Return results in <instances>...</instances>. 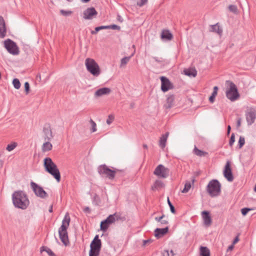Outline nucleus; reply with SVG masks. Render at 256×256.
<instances>
[{
  "instance_id": "f257e3e1",
  "label": "nucleus",
  "mask_w": 256,
  "mask_h": 256,
  "mask_svg": "<svg viewBox=\"0 0 256 256\" xmlns=\"http://www.w3.org/2000/svg\"><path fill=\"white\" fill-rule=\"evenodd\" d=\"M12 200L14 206L22 210H26L30 204L26 194L22 190L14 192L12 194Z\"/></svg>"
},
{
  "instance_id": "f03ea898",
  "label": "nucleus",
  "mask_w": 256,
  "mask_h": 256,
  "mask_svg": "<svg viewBox=\"0 0 256 256\" xmlns=\"http://www.w3.org/2000/svg\"><path fill=\"white\" fill-rule=\"evenodd\" d=\"M70 218L67 212L62 221V224L58 229V234L62 242L64 245L67 246L69 243L67 228L70 225Z\"/></svg>"
},
{
  "instance_id": "7ed1b4c3",
  "label": "nucleus",
  "mask_w": 256,
  "mask_h": 256,
  "mask_svg": "<svg viewBox=\"0 0 256 256\" xmlns=\"http://www.w3.org/2000/svg\"><path fill=\"white\" fill-rule=\"evenodd\" d=\"M44 166L46 170L52 174L59 182L60 180V174L56 165L52 162L50 158L44 159Z\"/></svg>"
},
{
  "instance_id": "20e7f679",
  "label": "nucleus",
  "mask_w": 256,
  "mask_h": 256,
  "mask_svg": "<svg viewBox=\"0 0 256 256\" xmlns=\"http://www.w3.org/2000/svg\"><path fill=\"white\" fill-rule=\"evenodd\" d=\"M85 66L87 70L94 76H98L100 74V70L98 63L92 58H86Z\"/></svg>"
},
{
  "instance_id": "39448f33",
  "label": "nucleus",
  "mask_w": 256,
  "mask_h": 256,
  "mask_svg": "<svg viewBox=\"0 0 256 256\" xmlns=\"http://www.w3.org/2000/svg\"><path fill=\"white\" fill-rule=\"evenodd\" d=\"M206 190L212 197L218 196L221 191V184L217 180H212L208 184Z\"/></svg>"
},
{
  "instance_id": "423d86ee",
  "label": "nucleus",
  "mask_w": 256,
  "mask_h": 256,
  "mask_svg": "<svg viewBox=\"0 0 256 256\" xmlns=\"http://www.w3.org/2000/svg\"><path fill=\"white\" fill-rule=\"evenodd\" d=\"M101 246V240L98 238V236L96 235L90 244L89 256H98Z\"/></svg>"
},
{
  "instance_id": "0eeeda50",
  "label": "nucleus",
  "mask_w": 256,
  "mask_h": 256,
  "mask_svg": "<svg viewBox=\"0 0 256 256\" xmlns=\"http://www.w3.org/2000/svg\"><path fill=\"white\" fill-rule=\"evenodd\" d=\"M120 219V215L116 212L110 214L105 220L102 221L100 225V230L105 232L109 226L114 224L116 220Z\"/></svg>"
},
{
  "instance_id": "6e6552de",
  "label": "nucleus",
  "mask_w": 256,
  "mask_h": 256,
  "mask_svg": "<svg viewBox=\"0 0 256 256\" xmlns=\"http://www.w3.org/2000/svg\"><path fill=\"white\" fill-rule=\"evenodd\" d=\"M4 47L7 51L12 55H18L19 54V48L16 44L10 39H7L4 41Z\"/></svg>"
},
{
  "instance_id": "1a4fd4ad",
  "label": "nucleus",
  "mask_w": 256,
  "mask_h": 256,
  "mask_svg": "<svg viewBox=\"0 0 256 256\" xmlns=\"http://www.w3.org/2000/svg\"><path fill=\"white\" fill-rule=\"evenodd\" d=\"M98 174L102 176H106L110 180L114 178L116 172L109 168L106 165H101L98 168Z\"/></svg>"
},
{
  "instance_id": "9d476101",
  "label": "nucleus",
  "mask_w": 256,
  "mask_h": 256,
  "mask_svg": "<svg viewBox=\"0 0 256 256\" xmlns=\"http://www.w3.org/2000/svg\"><path fill=\"white\" fill-rule=\"evenodd\" d=\"M226 93L227 98L232 102L236 100L240 96L236 86L232 82H230V88Z\"/></svg>"
},
{
  "instance_id": "9b49d317",
  "label": "nucleus",
  "mask_w": 256,
  "mask_h": 256,
  "mask_svg": "<svg viewBox=\"0 0 256 256\" xmlns=\"http://www.w3.org/2000/svg\"><path fill=\"white\" fill-rule=\"evenodd\" d=\"M30 186L35 194L41 198H45L48 196V194L43 188L34 182H30Z\"/></svg>"
},
{
  "instance_id": "f8f14e48",
  "label": "nucleus",
  "mask_w": 256,
  "mask_h": 256,
  "mask_svg": "<svg viewBox=\"0 0 256 256\" xmlns=\"http://www.w3.org/2000/svg\"><path fill=\"white\" fill-rule=\"evenodd\" d=\"M170 170L162 164H159L154 172V174L158 178H165L169 175Z\"/></svg>"
},
{
  "instance_id": "ddd939ff",
  "label": "nucleus",
  "mask_w": 256,
  "mask_h": 256,
  "mask_svg": "<svg viewBox=\"0 0 256 256\" xmlns=\"http://www.w3.org/2000/svg\"><path fill=\"white\" fill-rule=\"evenodd\" d=\"M161 80V90L164 92H166L172 88V84L170 80L165 76H162Z\"/></svg>"
},
{
  "instance_id": "4468645a",
  "label": "nucleus",
  "mask_w": 256,
  "mask_h": 256,
  "mask_svg": "<svg viewBox=\"0 0 256 256\" xmlns=\"http://www.w3.org/2000/svg\"><path fill=\"white\" fill-rule=\"evenodd\" d=\"M42 132L44 134V138L45 140L50 141L52 138L53 135L50 126L49 124H46L44 125Z\"/></svg>"
},
{
  "instance_id": "2eb2a0df",
  "label": "nucleus",
  "mask_w": 256,
  "mask_h": 256,
  "mask_svg": "<svg viewBox=\"0 0 256 256\" xmlns=\"http://www.w3.org/2000/svg\"><path fill=\"white\" fill-rule=\"evenodd\" d=\"M224 175L228 181L232 182L233 180L234 176L230 168V162H227L225 166L224 170Z\"/></svg>"
},
{
  "instance_id": "dca6fc26",
  "label": "nucleus",
  "mask_w": 256,
  "mask_h": 256,
  "mask_svg": "<svg viewBox=\"0 0 256 256\" xmlns=\"http://www.w3.org/2000/svg\"><path fill=\"white\" fill-rule=\"evenodd\" d=\"M98 14L94 8H88L84 12V18L86 20H92Z\"/></svg>"
},
{
  "instance_id": "f3484780",
  "label": "nucleus",
  "mask_w": 256,
  "mask_h": 256,
  "mask_svg": "<svg viewBox=\"0 0 256 256\" xmlns=\"http://www.w3.org/2000/svg\"><path fill=\"white\" fill-rule=\"evenodd\" d=\"M246 117L248 125H251L255 121L256 112L254 110H250L246 112Z\"/></svg>"
},
{
  "instance_id": "a211bd4d",
  "label": "nucleus",
  "mask_w": 256,
  "mask_h": 256,
  "mask_svg": "<svg viewBox=\"0 0 256 256\" xmlns=\"http://www.w3.org/2000/svg\"><path fill=\"white\" fill-rule=\"evenodd\" d=\"M6 34V27L2 16H0V38H4Z\"/></svg>"
},
{
  "instance_id": "6ab92c4d",
  "label": "nucleus",
  "mask_w": 256,
  "mask_h": 256,
  "mask_svg": "<svg viewBox=\"0 0 256 256\" xmlns=\"http://www.w3.org/2000/svg\"><path fill=\"white\" fill-rule=\"evenodd\" d=\"M110 92V89L108 88H99L94 92V96L98 98L104 95L108 94Z\"/></svg>"
},
{
  "instance_id": "aec40b11",
  "label": "nucleus",
  "mask_w": 256,
  "mask_h": 256,
  "mask_svg": "<svg viewBox=\"0 0 256 256\" xmlns=\"http://www.w3.org/2000/svg\"><path fill=\"white\" fill-rule=\"evenodd\" d=\"M202 219L204 224L206 226H209L212 223V219L210 216V213L207 211H203L202 212Z\"/></svg>"
},
{
  "instance_id": "412c9836",
  "label": "nucleus",
  "mask_w": 256,
  "mask_h": 256,
  "mask_svg": "<svg viewBox=\"0 0 256 256\" xmlns=\"http://www.w3.org/2000/svg\"><path fill=\"white\" fill-rule=\"evenodd\" d=\"M168 230V227L166 226L164 228H157L154 230V236L157 238L162 237L164 235L166 234Z\"/></svg>"
},
{
  "instance_id": "4be33fe9",
  "label": "nucleus",
  "mask_w": 256,
  "mask_h": 256,
  "mask_svg": "<svg viewBox=\"0 0 256 256\" xmlns=\"http://www.w3.org/2000/svg\"><path fill=\"white\" fill-rule=\"evenodd\" d=\"M169 135V132H167L165 134H162L160 138L159 146L162 148H164L166 146L168 138Z\"/></svg>"
},
{
  "instance_id": "5701e85b",
  "label": "nucleus",
  "mask_w": 256,
  "mask_h": 256,
  "mask_svg": "<svg viewBox=\"0 0 256 256\" xmlns=\"http://www.w3.org/2000/svg\"><path fill=\"white\" fill-rule=\"evenodd\" d=\"M162 39L170 40L172 38V34L168 30H164L161 34Z\"/></svg>"
},
{
  "instance_id": "b1692460",
  "label": "nucleus",
  "mask_w": 256,
  "mask_h": 256,
  "mask_svg": "<svg viewBox=\"0 0 256 256\" xmlns=\"http://www.w3.org/2000/svg\"><path fill=\"white\" fill-rule=\"evenodd\" d=\"M211 32L217 33L219 36H221L222 33V30L218 24L211 26Z\"/></svg>"
},
{
  "instance_id": "393cba45",
  "label": "nucleus",
  "mask_w": 256,
  "mask_h": 256,
  "mask_svg": "<svg viewBox=\"0 0 256 256\" xmlns=\"http://www.w3.org/2000/svg\"><path fill=\"white\" fill-rule=\"evenodd\" d=\"M164 186V184L162 181L160 180H156L153 186H152V190H159Z\"/></svg>"
},
{
  "instance_id": "a878e982",
  "label": "nucleus",
  "mask_w": 256,
  "mask_h": 256,
  "mask_svg": "<svg viewBox=\"0 0 256 256\" xmlns=\"http://www.w3.org/2000/svg\"><path fill=\"white\" fill-rule=\"evenodd\" d=\"M46 142L44 143L42 146V150L43 152H48L50 150L52 149V146L51 143L48 141L46 140Z\"/></svg>"
},
{
  "instance_id": "bb28decb",
  "label": "nucleus",
  "mask_w": 256,
  "mask_h": 256,
  "mask_svg": "<svg viewBox=\"0 0 256 256\" xmlns=\"http://www.w3.org/2000/svg\"><path fill=\"white\" fill-rule=\"evenodd\" d=\"M200 256H210V250L206 246H201L200 248Z\"/></svg>"
},
{
  "instance_id": "cd10ccee",
  "label": "nucleus",
  "mask_w": 256,
  "mask_h": 256,
  "mask_svg": "<svg viewBox=\"0 0 256 256\" xmlns=\"http://www.w3.org/2000/svg\"><path fill=\"white\" fill-rule=\"evenodd\" d=\"M186 75L190 76L195 77L197 74V72L195 69H186L184 70Z\"/></svg>"
},
{
  "instance_id": "c85d7f7f",
  "label": "nucleus",
  "mask_w": 256,
  "mask_h": 256,
  "mask_svg": "<svg viewBox=\"0 0 256 256\" xmlns=\"http://www.w3.org/2000/svg\"><path fill=\"white\" fill-rule=\"evenodd\" d=\"M218 90V87L217 86H215L214 88L213 92L212 94V95L209 98V100L211 103L214 102V98L217 95Z\"/></svg>"
},
{
  "instance_id": "c756f323",
  "label": "nucleus",
  "mask_w": 256,
  "mask_h": 256,
  "mask_svg": "<svg viewBox=\"0 0 256 256\" xmlns=\"http://www.w3.org/2000/svg\"><path fill=\"white\" fill-rule=\"evenodd\" d=\"M194 154L200 156H204L208 154L206 152L198 149L196 146H195L194 148Z\"/></svg>"
},
{
  "instance_id": "7c9ffc66",
  "label": "nucleus",
  "mask_w": 256,
  "mask_h": 256,
  "mask_svg": "<svg viewBox=\"0 0 256 256\" xmlns=\"http://www.w3.org/2000/svg\"><path fill=\"white\" fill-rule=\"evenodd\" d=\"M108 27L106 26H102L98 27H96L94 30H92L90 33L92 34H97V32L102 30H107L108 29Z\"/></svg>"
},
{
  "instance_id": "2f4dec72",
  "label": "nucleus",
  "mask_w": 256,
  "mask_h": 256,
  "mask_svg": "<svg viewBox=\"0 0 256 256\" xmlns=\"http://www.w3.org/2000/svg\"><path fill=\"white\" fill-rule=\"evenodd\" d=\"M18 146V144L16 142H12L10 144L7 146L6 150L8 152H11L13 150Z\"/></svg>"
},
{
  "instance_id": "473e14b6",
  "label": "nucleus",
  "mask_w": 256,
  "mask_h": 256,
  "mask_svg": "<svg viewBox=\"0 0 256 256\" xmlns=\"http://www.w3.org/2000/svg\"><path fill=\"white\" fill-rule=\"evenodd\" d=\"M131 56H126L124 58H123L121 60H120V67H123L125 66L126 64L130 60Z\"/></svg>"
},
{
  "instance_id": "72a5a7b5",
  "label": "nucleus",
  "mask_w": 256,
  "mask_h": 256,
  "mask_svg": "<svg viewBox=\"0 0 256 256\" xmlns=\"http://www.w3.org/2000/svg\"><path fill=\"white\" fill-rule=\"evenodd\" d=\"M191 188V184L190 182H186L184 184V188L182 190V193H186L188 192Z\"/></svg>"
},
{
  "instance_id": "f704fd0d",
  "label": "nucleus",
  "mask_w": 256,
  "mask_h": 256,
  "mask_svg": "<svg viewBox=\"0 0 256 256\" xmlns=\"http://www.w3.org/2000/svg\"><path fill=\"white\" fill-rule=\"evenodd\" d=\"M41 251L46 252L50 256H56L55 254L52 252V250L50 248H49L47 247H45V246L42 247Z\"/></svg>"
},
{
  "instance_id": "c9c22d12",
  "label": "nucleus",
  "mask_w": 256,
  "mask_h": 256,
  "mask_svg": "<svg viewBox=\"0 0 256 256\" xmlns=\"http://www.w3.org/2000/svg\"><path fill=\"white\" fill-rule=\"evenodd\" d=\"M12 84L14 85V88L16 89H19L20 87V80L18 78H14L12 81Z\"/></svg>"
},
{
  "instance_id": "e433bc0d",
  "label": "nucleus",
  "mask_w": 256,
  "mask_h": 256,
  "mask_svg": "<svg viewBox=\"0 0 256 256\" xmlns=\"http://www.w3.org/2000/svg\"><path fill=\"white\" fill-rule=\"evenodd\" d=\"M90 122L92 126L91 132H94L96 131V123L92 119L90 120Z\"/></svg>"
},
{
  "instance_id": "4c0bfd02",
  "label": "nucleus",
  "mask_w": 256,
  "mask_h": 256,
  "mask_svg": "<svg viewBox=\"0 0 256 256\" xmlns=\"http://www.w3.org/2000/svg\"><path fill=\"white\" fill-rule=\"evenodd\" d=\"M163 256H174V252L172 250H165L162 252Z\"/></svg>"
},
{
  "instance_id": "58836bf2",
  "label": "nucleus",
  "mask_w": 256,
  "mask_h": 256,
  "mask_svg": "<svg viewBox=\"0 0 256 256\" xmlns=\"http://www.w3.org/2000/svg\"><path fill=\"white\" fill-rule=\"evenodd\" d=\"M114 117L113 115L110 114L108 116L106 120V124L108 125L110 124L114 120Z\"/></svg>"
},
{
  "instance_id": "ea45409f",
  "label": "nucleus",
  "mask_w": 256,
  "mask_h": 256,
  "mask_svg": "<svg viewBox=\"0 0 256 256\" xmlns=\"http://www.w3.org/2000/svg\"><path fill=\"white\" fill-rule=\"evenodd\" d=\"M168 206H169L170 208V212L172 214H175L176 213V210H175L174 207V206L170 202L168 197Z\"/></svg>"
},
{
  "instance_id": "a19ab883",
  "label": "nucleus",
  "mask_w": 256,
  "mask_h": 256,
  "mask_svg": "<svg viewBox=\"0 0 256 256\" xmlns=\"http://www.w3.org/2000/svg\"><path fill=\"white\" fill-rule=\"evenodd\" d=\"M245 143V140L244 137L240 136L238 140V146L239 148H241Z\"/></svg>"
},
{
  "instance_id": "79ce46f5",
  "label": "nucleus",
  "mask_w": 256,
  "mask_h": 256,
  "mask_svg": "<svg viewBox=\"0 0 256 256\" xmlns=\"http://www.w3.org/2000/svg\"><path fill=\"white\" fill-rule=\"evenodd\" d=\"M108 26V29H112V30H120V26L116 25V24H112V25H110V26Z\"/></svg>"
},
{
  "instance_id": "37998d69",
  "label": "nucleus",
  "mask_w": 256,
  "mask_h": 256,
  "mask_svg": "<svg viewBox=\"0 0 256 256\" xmlns=\"http://www.w3.org/2000/svg\"><path fill=\"white\" fill-rule=\"evenodd\" d=\"M229 10L233 12H237V7L234 5H230L228 7Z\"/></svg>"
},
{
  "instance_id": "c03bdc74",
  "label": "nucleus",
  "mask_w": 256,
  "mask_h": 256,
  "mask_svg": "<svg viewBox=\"0 0 256 256\" xmlns=\"http://www.w3.org/2000/svg\"><path fill=\"white\" fill-rule=\"evenodd\" d=\"M235 141V136L234 134H232L230 140L229 144L230 146H232Z\"/></svg>"
},
{
  "instance_id": "a18cd8bd",
  "label": "nucleus",
  "mask_w": 256,
  "mask_h": 256,
  "mask_svg": "<svg viewBox=\"0 0 256 256\" xmlns=\"http://www.w3.org/2000/svg\"><path fill=\"white\" fill-rule=\"evenodd\" d=\"M251 210L250 208H243L241 210V212H242V214L243 216H245L246 215L248 212L250 211Z\"/></svg>"
},
{
  "instance_id": "49530a36",
  "label": "nucleus",
  "mask_w": 256,
  "mask_h": 256,
  "mask_svg": "<svg viewBox=\"0 0 256 256\" xmlns=\"http://www.w3.org/2000/svg\"><path fill=\"white\" fill-rule=\"evenodd\" d=\"M60 13L64 16H68L72 14L71 11H66L63 10H60Z\"/></svg>"
},
{
  "instance_id": "de8ad7c7",
  "label": "nucleus",
  "mask_w": 256,
  "mask_h": 256,
  "mask_svg": "<svg viewBox=\"0 0 256 256\" xmlns=\"http://www.w3.org/2000/svg\"><path fill=\"white\" fill-rule=\"evenodd\" d=\"M24 88L26 94H28L30 91V84L27 82L24 83Z\"/></svg>"
},
{
  "instance_id": "09e8293b",
  "label": "nucleus",
  "mask_w": 256,
  "mask_h": 256,
  "mask_svg": "<svg viewBox=\"0 0 256 256\" xmlns=\"http://www.w3.org/2000/svg\"><path fill=\"white\" fill-rule=\"evenodd\" d=\"M164 216H164V214H163V215H162L161 216H160V217H156V218H155V220H156V222H161V220H162V219H163V218H164Z\"/></svg>"
},
{
  "instance_id": "8fccbe9b",
  "label": "nucleus",
  "mask_w": 256,
  "mask_h": 256,
  "mask_svg": "<svg viewBox=\"0 0 256 256\" xmlns=\"http://www.w3.org/2000/svg\"><path fill=\"white\" fill-rule=\"evenodd\" d=\"M160 224L162 225H166L168 224V221L166 220H163L162 219L161 220V222H160Z\"/></svg>"
},
{
  "instance_id": "3c124183",
  "label": "nucleus",
  "mask_w": 256,
  "mask_h": 256,
  "mask_svg": "<svg viewBox=\"0 0 256 256\" xmlns=\"http://www.w3.org/2000/svg\"><path fill=\"white\" fill-rule=\"evenodd\" d=\"M241 120H242V119L240 118H238L237 120V127L238 128H239L240 125H241Z\"/></svg>"
},
{
  "instance_id": "603ef678",
  "label": "nucleus",
  "mask_w": 256,
  "mask_h": 256,
  "mask_svg": "<svg viewBox=\"0 0 256 256\" xmlns=\"http://www.w3.org/2000/svg\"><path fill=\"white\" fill-rule=\"evenodd\" d=\"M152 242L151 240H144L143 241V245L144 246H145L148 243H150Z\"/></svg>"
},
{
  "instance_id": "864d4df0",
  "label": "nucleus",
  "mask_w": 256,
  "mask_h": 256,
  "mask_svg": "<svg viewBox=\"0 0 256 256\" xmlns=\"http://www.w3.org/2000/svg\"><path fill=\"white\" fill-rule=\"evenodd\" d=\"M84 212H90V209L88 207H86L84 209Z\"/></svg>"
},
{
  "instance_id": "5fc2aeb1",
  "label": "nucleus",
  "mask_w": 256,
  "mask_h": 256,
  "mask_svg": "<svg viewBox=\"0 0 256 256\" xmlns=\"http://www.w3.org/2000/svg\"><path fill=\"white\" fill-rule=\"evenodd\" d=\"M239 239H238V236H236L234 240L233 241V244H236L238 241Z\"/></svg>"
},
{
  "instance_id": "6e6d98bb",
  "label": "nucleus",
  "mask_w": 256,
  "mask_h": 256,
  "mask_svg": "<svg viewBox=\"0 0 256 256\" xmlns=\"http://www.w3.org/2000/svg\"><path fill=\"white\" fill-rule=\"evenodd\" d=\"M234 248V246L233 245H230L228 246V250H232V249Z\"/></svg>"
},
{
  "instance_id": "4d7b16f0",
  "label": "nucleus",
  "mask_w": 256,
  "mask_h": 256,
  "mask_svg": "<svg viewBox=\"0 0 256 256\" xmlns=\"http://www.w3.org/2000/svg\"><path fill=\"white\" fill-rule=\"evenodd\" d=\"M153 58L156 62H162L161 60H159L157 57H154Z\"/></svg>"
},
{
  "instance_id": "13d9d810",
  "label": "nucleus",
  "mask_w": 256,
  "mask_h": 256,
  "mask_svg": "<svg viewBox=\"0 0 256 256\" xmlns=\"http://www.w3.org/2000/svg\"><path fill=\"white\" fill-rule=\"evenodd\" d=\"M230 126H228V134H230Z\"/></svg>"
},
{
  "instance_id": "bf43d9fd",
  "label": "nucleus",
  "mask_w": 256,
  "mask_h": 256,
  "mask_svg": "<svg viewBox=\"0 0 256 256\" xmlns=\"http://www.w3.org/2000/svg\"><path fill=\"white\" fill-rule=\"evenodd\" d=\"M143 148H144L147 149L148 147V146L146 144H143Z\"/></svg>"
},
{
  "instance_id": "052dcab7",
  "label": "nucleus",
  "mask_w": 256,
  "mask_h": 256,
  "mask_svg": "<svg viewBox=\"0 0 256 256\" xmlns=\"http://www.w3.org/2000/svg\"><path fill=\"white\" fill-rule=\"evenodd\" d=\"M49 212H52V206H50V209H49Z\"/></svg>"
},
{
  "instance_id": "680f3d73",
  "label": "nucleus",
  "mask_w": 256,
  "mask_h": 256,
  "mask_svg": "<svg viewBox=\"0 0 256 256\" xmlns=\"http://www.w3.org/2000/svg\"><path fill=\"white\" fill-rule=\"evenodd\" d=\"M90 0H82V2H89Z\"/></svg>"
},
{
  "instance_id": "e2e57ef3",
  "label": "nucleus",
  "mask_w": 256,
  "mask_h": 256,
  "mask_svg": "<svg viewBox=\"0 0 256 256\" xmlns=\"http://www.w3.org/2000/svg\"><path fill=\"white\" fill-rule=\"evenodd\" d=\"M0 164L1 165L2 164V160H0Z\"/></svg>"
},
{
  "instance_id": "0e129e2a",
  "label": "nucleus",
  "mask_w": 256,
  "mask_h": 256,
  "mask_svg": "<svg viewBox=\"0 0 256 256\" xmlns=\"http://www.w3.org/2000/svg\"><path fill=\"white\" fill-rule=\"evenodd\" d=\"M68 2H72V1L73 0H67Z\"/></svg>"
}]
</instances>
